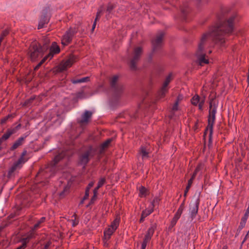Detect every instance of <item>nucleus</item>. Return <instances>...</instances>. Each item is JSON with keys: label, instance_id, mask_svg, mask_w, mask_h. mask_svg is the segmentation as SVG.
<instances>
[{"label": "nucleus", "instance_id": "1", "mask_svg": "<svg viewBox=\"0 0 249 249\" xmlns=\"http://www.w3.org/2000/svg\"><path fill=\"white\" fill-rule=\"evenodd\" d=\"M234 18V17H231L226 22L215 27L210 33H206L202 36L196 52V55L200 65L209 63L208 59L205 58V54L203 52L205 43L210 40H215L216 41H219L220 44L223 43L225 42V36L231 34L233 31Z\"/></svg>", "mask_w": 249, "mask_h": 249}, {"label": "nucleus", "instance_id": "2", "mask_svg": "<svg viewBox=\"0 0 249 249\" xmlns=\"http://www.w3.org/2000/svg\"><path fill=\"white\" fill-rule=\"evenodd\" d=\"M216 108L213 100L210 103L209 115L208 118V124L205 132V135L208 134L210 139H211L213 132V125L215 119Z\"/></svg>", "mask_w": 249, "mask_h": 249}, {"label": "nucleus", "instance_id": "3", "mask_svg": "<svg viewBox=\"0 0 249 249\" xmlns=\"http://www.w3.org/2000/svg\"><path fill=\"white\" fill-rule=\"evenodd\" d=\"M81 25V23L79 22L75 27L70 28L62 38L61 43L62 45L66 46L71 42L73 36L78 32Z\"/></svg>", "mask_w": 249, "mask_h": 249}, {"label": "nucleus", "instance_id": "4", "mask_svg": "<svg viewBox=\"0 0 249 249\" xmlns=\"http://www.w3.org/2000/svg\"><path fill=\"white\" fill-rule=\"evenodd\" d=\"M76 57L73 55H70L67 59L61 62L58 66V69L59 71H63L71 67L76 62Z\"/></svg>", "mask_w": 249, "mask_h": 249}, {"label": "nucleus", "instance_id": "5", "mask_svg": "<svg viewBox=\"0 0 249 249\" xmlns=\"http://www.w3.org/2000/svg\"><path fill=\"white\" fill-rule=\"evenodd\" d=\"M44 53L43 50L40 49V45L39 44L34 43L32 45L30 49V56L32 61Z\"/></svg>", "mask_w": 249, "mask_h": 249}, {"label": "nucleus", "instance_id": "6", "mask_svg": "<svg viewBox=\"0 0 249 249\" xmlns=\"http://www.w3.org/2000/svg\"><path fill=\"white\" fill-rule=\"evenodd\" d=\"M156 229V225L155 224L152 225L148 229L146 234L145 235L143 242L142 245L141 249H145L147 244L151 240Z\"/></svg>", "mask_w": 249, "mask_h": 249}, {"label": "nucleus", "instance_id": "7", "mask_svg": "<svg viewBox=\"0 0 249 249\" xmlns=\"http://www.w3.org/2000/svg\"><path fill=\"white\" fill-rule=\"evenodd\" d=\"M142 54V48L141 47H136L134 51L133 57L130 61V67L132 70L136 69V63L139 60L141 54Z\"/></svg>", "mask_w": 249, "mask_h": 249}, {"label": "nucleus", "instance_id": "8", "mask_svg": "<svg viewBox=\"0 0 249 249\" xmlns=\"http://www.w3.org/2000/svg\"><path fill=\"white\" fill-rule=\"evenodd\" d=\"M172 80V74H169L166 78L165 81L163 83V86L160 91L158 97L159 98H163L168 90V85Z\"/></svg>", "mask_w": 249, "mask_h": 249}, {"label": "nucleus", "instance_id": "9", "mask_svg": "<svg viewBox=\"0 0 249 249\" xmlns=\"http://www.w3.org/2000/svg\"><path fill=\"white\" fill-rule=\"evenodd\" d=\"M199 203V199L197 198L192 201L190 204V211L192 218L195 217L197 213Z\"/></svg>", "mask_w": 249, "mask_h": 249}, {"label": "nucleus", "instance_id": "10", "mask_svg": "<svg viewBox=\"0 0 249 249\" xmlns=\"http://www.w3.org/2000/svg\"><path fill=\"white\" fill-rule=\"evenodd\" d=\"M92 152V149L90 148L84 154H83L80 157L79 162L82 165L86 164L89 159V157L92 156L93 155L91 154Z\"/></svg>", "mask_w": 249, "mask_h": 249}, {"label": "nucleus", "instance_id": "11", "mask_svg": "<svg viewBox=\"0 0 249 249\" xmlns=\"http://www.w3.org/2000/svg\"><path fill=\"white\" fill-rule=\"evenodd\" d=\"M59 52V47L57 45L56 42H53L50 49L49 53L45 57L47 59H51L53 58L54 54L58 53Z\"/></svg>", "mask_w": 249, "mask_h": 249}, {"label": "nucleus", "instance_id": "12", "mask_svg": "<svg viewBox=\"0 0 249 249\" xmlns=\"http://www.w3.org/2000/svg\"><path fill=\"white\" fill-rule=\"evenodd\" d=\"M48 11H49V8H46L45 9L43 10L42 14L44 15V17L42 18L39 21L38 26V29L43 28L44 25L48 23L49 18L48 16H45V15L47 14Z\"/></svg>", "mask_w": 249, "mask_h": 249}, {"label": "nucleus", "instance_id": "13", "mask_svg": "<svg viewBox=\"0 0 249 249\" xmlns=\"http://www.w3.org/2000/svg\"><path fill=\"white\" fill-rule=\"evenodd\" d=\"M164 33L162 32H160L156 37V38L153 40L152 44L154 49L160 46L161 44Z\"/></svg>", "mask_w": 249, "mask_h": 249}, {"label": "nucleus", "instance_id": "14", "mask_svg": "<svg viewBox=\"0 0 249 249\" xmlns=\"http://www.w3.org/2000/svg\"><path fill=\"white\" fill-rule=\"evenodd\" d=\"M26 160L25 159L24 157L23 156H21V157L18 159L17 162H16L11 168L9 171V173L11 174L14 172L17 169L21 167V165L24 163Z\"/></svg>", "mask_w": 249, "mask_h": 249}, {"label": "nucleus", "instance_id": "15", "mask_svg": "<svg viewBox=\"0 0 249 249\" xmlns=\"http://www.w3.org/2000/svg\"><path fill=\"white\" fill-rule=\"evenodd\" d=\"M92 115V113L89 111H86L82 116L81 120L80 123L82 124H84L88 123L89 119Z\"/></svg>", "mask_w": 249, "mask_h": 249}, {"label": "nucleus", "instance_id": "16", "mask_svg": "<svg viewBox=\"0 0 249 249\" xmlns=\"http://www.w3.org/2000/svg\"><path fill=\"white\" fill-rule=\"evenodd\" d=\"M153 212V209L150 206L145 210L143 211L142 213L141 218L140 220V222H142L144 218Z\"/></svg>", "mask_w": 249, "mask_h": 249}, {"label": "nucleus", "instance_id": "17", "mask_svg": "<svg viewBox=\"0 0 249 249\" xmlns=\"http://www.w3.org/2000/svg\"><path fill=\"white\" fill-rule=\"evenodd\" d=\"M24 141V137H20L14 143L12 146L11 147V150H14L18 148L23 143Z\"/></svg>", "mask_w": 249, "mask_h": 249}, {"label": "nucleus", "instance_id": "18", "mask_svg": "<svg viewBox=\"0 0 249 249\" xmlns=\"http://www.w3.org/2000/svg\"><path fill=\"white\" fill-rule=\"evenodd\" d=\"M115 231V230H113L111 227H108V228L104 231V236L105 239L108 240Z\"/></svg>", "mask_w": 249, "mask_h": 249}, {"label": "nucleus", "instance_id": "19", "mask_svg": "<svg viewBox=\"0 0 249 249\" xmlns=\"http://www.w3.org/2000/svg\"><path fill=\"white\" fill-rule=\"evenodd\" d=\"M120 218L119 216H116L115 219L111 222L110 225L109 226L113 230H116L119 225Z\"/></svg>", "mask_w": 249, "mask_h": 249}, {"label": "nucleus", "instance_id": "20", "mask_svg": "<svg viewBox=\"0 0 249 249\" xmlns=\"http://www.w3.org/2000/svg\"><path fill=\"white\" fill-rule=\"evenodd\" d=\"M15 131L14 129L8 130L7 131L3 134L0 140H1L2 142L7 140L12 134L15 133Z\"/></svg>", "mask_w": 249, "mask_h": 249}, {"label": "nucleus", "instance_id": "21", "mask_svg": "<svg viewBox=\"0 0 249 249\" xmlns=\"http://www.w3.org/2000/svg\"><path fill=\"white\" fill-rule=\"evenodd\" d=\"M139 195L141 197H145L148 194V191L142 186L139 188Z\"/></svg>", "mask_w": 249, "mask_h": 249}, {"label": "nucleus", "instance_id": "22", "mask_svg": "<svg viewBox=\"0 0 249 249\" xmlns=\"http://www.w3.org/2000/svg\"><path fill=\"white\" fill-rule=\"evenodd\" d=\"M140 154L143 159H147L148 157V152L144 147H142L140 150Z\"/></svg>", "mask_w": 249, "mask_h": 249}, {"label": "nucleus", "instance_id": "23", "mask_svg": "<svg viewBox=\"0 0 249 249\" xmlns=\"http://www.w3.org/2000/svg\"><path fill=\"white\" fill-rule=\"evenodd\" d=\"M50 43V40L48 37H45L44 39L43 44L42 46H40V49L43 50L44 52L46 51L48 48V45Z\"/></svg>", "mask_w": 249, "mask_h": 249}, {"label": "nucleus", "instance_id": "24", "mask_svg": "<svg viewBox=\"0 0 249 249\" xmlns=\"http://www.w3.org/2000/svg\"><path fill=\"white\" fill-rule=\"evenodd\" d=\"M89 77H86L78 79H72L71 80V82L73 84H77L80 83L87 82L89 81Z\"/></svg>", "mask_w": 249, "mask_h": 249}, {"label": "nucleus", "instance_id": "25", "mask_svg": "<svg viewBox=\"0 0 249 249\" xmlns=\"http://www.w3.org/2000/svg\"><path fill=\"white\" fill-rule=\"evenodd\" d=\"M69 221L71 223L73 227L76 226L79 223V220H78V218H77L76 215L75 214H74L71 216V219L69 220Z\"/></svg>", "mask_w": 249, "mask_h": 249}, {"label": "nucleus", "instance_id": "26", "mask_svg": "<svg viewBox=\"0 0 249 249\" xmlns=\"http://www.w3.org/2000/svg\"><path fill=\"white\" fill-rule=\"evenodd\" d=\"M30 238H31V236H29L27 238H23L22 240V245L16 249H24L25 248L26 244L28 242Z\"/></svg>", "mask_w": 249, "mask_h": 249}, {"label": "nucleus", "instance_id": "27", "mask_svg": "<svg viewBox=\"0 0 249 249\" xmlns=\"http://www.w3.org/2000/svg\"><path fill=\"white\" fill-rule=\"evenodd\" d=\"M111 139H108L105 142L101 145L100 153H102L104 149L106 148L111 142Z\"/></svg>", "mask_w": 249, "mask_h": 249}, {"label": "nucleus", "instance_id": "28", "mask_svg": "<svg viewBox=\"0 0 249 249\" xmlns=\"http://www.w3.org/2000/svg\"><path fill=\"white\" fill-rule=\"evenodd\" d=\"M200 99L198 95L194 96L191 99L192 104L195 106H196L199 102Z\"/></svg>", "mask_w": 249, "mask_h": 249}, {"label": "nucleus", "instance_id": "29", "mask_svg": "<svg viewBox=\"0 0 249 249\" xmlns=\"http://www.w3.org/2000/svg\"><path fill=\"white\" fill-rule=\"evenodd\" d=\"M160 201V199L159 197H156L154 198V199L153 200L152 202H151V204L150 207L151 208H152L154 210V208L159 204Z\"/></svg>", "mask_w": 249, "mask_h": 249}, {"label": "nucleus", "instance_id": "30", "mask_svg": "<svg viewBox=\"0 0 249 249\" xmlns=\"http://www.w3.org/2000/svg\"><path fill=\"white\" fill-rule=\"evenodd\" d=\"M247 219H248V214L245 213L244 216L241 219V221L240 222V228L242 229L243 227H244Z\"/></svg>", "mask_w": 249, "mask_h": 249}, {"label": "nucleus", "instance_id": "31", "mask_svg": "<svg viewBox=\"0 0 249 249\" xmlns=\"http://www.w3.org/2000/svg\"><path fill=\"white\" fill-rule=\"evenodd\" d=\"M104 10V8L102 7H101L100 9H98V12L96 14V17L95 18V21H97L99 18H100V16L103 13Z\"/></svg>", "mask_w": 249, "mask_h": 249}, {"label": "nucleus", "instance_id": "32", "mask_svg": "<svg viewBox=\"0 0 249 249\" xmlns=\"http://www.w3.org/2000/svg\"><path fill=\"white\" fill-rule=\"evenodd\" d=\"M118 79V76L117 75L113 76L111 79L110 83L112 87L115 86L116 82H117Z\"/></svg>", "mask_w": 249, "mask_h": 249}, {"label": "nucleus", "instance_id": "33", "mask_svg": "<svg viewBox=\"0 0 249 249\" xmlns=\"http://www.w3.org/2000/svg\"><path fill=\"white\" fill-rule=\"evenodd\" d=\"M62 157L63 156L61 154L56 156L53 160V165H55L62 158Z\"/></svg>", "mask_w": 249, "mask_h": 249}, {"label": "nucleus", "instance_id": "34", "mask_svg": "<svg viewBox=\"0 0 249 249\" xmlns=\"http://www.w3.org/2000/svg\"><path fill=\"white\" fill-rule=\"evenodd\" d=\"M45 220V217H42V218H41V219H40V220L37 222V223L35 225V226H34V229H37V228L39 227V225H40L41 223H43V222H44Z\"/></svg>", "mask_w": 249, "mask_h": 249}, {"label": "nucleus", "instance_id": "35", "mask_svg": "<svg viewBox=\"0 0 249 249\" xmlns=\"http://www.w3.org/2000/svg\"><path fill=\"white\" fill-rule=\"evenodd\" d=\"M8 33L9 32L7 30H5L2 32L0 38V42H1L3 38L8 34Z\"/></svg>", "mask_w": 249, "mask_h": 249}, {"label": "nucleus", "instance_id": "36", "mask_svg": "<svg viewBox=\"0 0 249 249\" xmlns=\"http://www.w3.org/2000/svg\"><path fill=\"white\" fill-rule=\"evenodd\" d=\"M192 182H192V179H189V180L188 182V185L186 187V190H185V193H184V196H185L186 195L188 190H189L191 186L192 185Z\"/></svg>", "mask_w": 249, "mask_h": 249}, {"label": "nucleus", "instance_id": "37", "mask_svg": "<svg viewBox=\"0 0 249 249\" xmlns=\"http://www.w3.org/2000/svg\"><path fill=\"white\" fill-rule=\"evenodd\" d=\"M89 196V191L88 190H86V192L85 196L83 198V199L81 200L80 204H83L84 203V201L85 200L87 199Z\"/></svg>", "mask_w": 249, "mask_h": 249}, {"label": "nucleus", "instance_id": "38", "mask_svg": "<svg viewBox=\"0 0 249 249\" xmlns=\"http://www.w3.org/2000/svg\"><path fill=\"white\" fill-rule=\"evenodd\" d=\"M105 178H101L98 182V188L101 187L105 183Z\"/></svg>", "mask_w": 249, "mask_h": 249}, {"label": "nucleus", "instance_id": "39", "mask_svg": "<svg viewBox=\"0 0 249 249\" xmlns=\"http://www.w3.org/2000/svg\"><path fill=\"white\" fill-rule=\"evenodd\" d=\"M184 203L183 202L179 206V207L178 209L177 212H178V213H179L180 214H182V213L184 210Z\"/></svg>", "mask_w": 249, "mask_h": 249}, {"label": "nucleus", "instance_id": "40", "mask_svg": "<svg viewBox=\"0 0 249 249\" xmlns=\"http://www.w3.org/2000/svg\"><path fill=\"white\" fill-rule=\"evenodd\" d=\"M114 8V6L113 4H108L107 9V12L108 14L110 13Z\"/></svg>", "mask_w": 249, "mask_h": 249}, {"label": "nucleus", "instance_id": "41", "mask_svg": "<svg viewBox=\"0 0 249 249\" xmlns=\"http://www.w3.org/2000/svg\"><path fill=\"white\" fill-rule=\"evenodd\" d=\"M178 101H176L172 108V111L173 112H175V111L178 110Z\"/></svg>", "mask_w": 249, "mask_h": 249}, {"label": "nucleus", "instance_id": "42", "mask_svg": "<svg viewBox=\"0 0 249 249\" xmlns=\"http://www.w3.org/2000/svg\"><path fill=\"white\" fill-rule=\"evenodd\" d=\"M47 59L45 57H44L43 59L41 61V62L35 67V69H37L41 66V65L42 63H43Z\"/></svg>", "mask_w": 249, "mask_h": 249}, {"label": "nucleus", "instance_id": "43", "mask_svg": "<svg viewBox=\"0 0 249 249\" xmlns=\"http://www.w3.org/2000/svg\"><path fill=\"white\" fill-rule=\"evenodd\" d=\"M178 220L173 218L171 222V226L172 227H174L177 223V222Z\"/></svg>", "mask_w": 249, "mask_h": 249}, {"label": "nucleus", "instance_id": "44", "mask_svg": "<svg viewBox=\"0 0 249 249\" xmlns=\"http://www.w3.org/2000/svg\"><path fill=\"white\" fill-rule=\"evenodd\" d=\"M100 188H98V185L94 189L93 194H94V196H97L98 194V190Z\"/></svg>", "mask_w": 249, "mask_h": 249}, {"label": "nucleus", "instance_id": "45", "mask_svg": "<svg viewBox=\"0 0 249 249\" xmlns=\"http://www.w3.org/2000/svg\"><path fill=\"white\" fill-rule=\"evenodd\" d=\"M93 185H94V182H93V181L90 182L86 190H88V191H89V189L93 186Z\"/></svg>", "mask_w": 249, "mask_h": 249}, {"label": "nucleus", "instance_id": "46", "mask_svg": "<svg viewBox=\"0 0 249 249\" xmlns=\"http://www.w3.org/2000/svg\"><path fill=\"white\" fill-rule=\"evenodd\" d=\"M181 215V214H180V213H178V212H177V213H176V214H175V215H174V217H173V218H175V219H176L178 220V219L180 218V217Z\"/></svg>", "mask_w": 249, "mask_h": 249}, {"label": "nucleus", "instance_id": "47", "mask_svg": "<svg viewBox=\"0 0 249 249\" xmlns=\"http://www.w3.org/2000/svg\"><path fill=\"white\" fill-rule=\"evenodd\" d=\"M96 196H94V194H93V196L92 197V198L91 199L90 203L87 206V207H88L89 205L93 203L94 201H95V200L96 199Z\"/></svg>", "mask_w": 249, "mask_h": 249}, {"label": "nucleus", "instance_id": "48", "mask_svg": "<svg viewBox=\"0 0 249 249\" xmlns=\"http://www.w3.org/2000/svg\"><path fill=\"white\" fill-rule=\"evenodd\" d=\"M204 104V100H201L198 104L199 109L201 110Z\"/></svg>", "mask_w": 249, "mask_h": 249}, {"label": "nucleus", "instance_id": "49", "mask_svg": "<svg viewBox=\"0 0 249 249\" xmlns=\"http://www.w3.org/2000/svg\"><path fill=\"white\" fill-rule=\"evenodd\" d=\"M201 167H202L201 164L198 165L195 170L196 172H197L199 170H200Z\"/></svg>", "mask_w": 249, "mask_h": 249}, {"label": "nucleus", "instance_id": "50", "mask_svg": "<svg viewBox=\"0 0 249 249\" xmlns=\"http://www.w3.org/2000/svg\"><path fill=\"white\" fill-rule=\"evenodd\" d=\"M96 22L97 21H95V20H94V22L93 24V25H92V31L93 32L95 28V26H96Z\"/></svg>", "mask_w": 249, "mask_h": 249}, {"label": "nucleus", "instance_id": "51", "mask_svg": "<svg viewBox=\"0 0 249 249\" xmlns=\"http://www.w3.org/2000/svg\"><path fill=\"white\" fill-rule=\"evenodd\" d=\"M196 173H197V172H196V171H195L194 173L193 174V175L192 176V178L190 179H192V182H193V180L194 179V178H195V176H196Z\"/></svg>", "mask_w": 249, "mask_h": 249}, {"label": "nucleus", "instance_id": "52", "mask_svg": "<svg viewBox=\"0 0 249 249\" xmlns=\"http://www.w3.org/2000/svg\"><path fill=\"white\" fill-rule=\"evenodd\" d=\"M196 173H197V172H196V171H195L194 173L193 174V175L192 176V178L190 179H192V182H193V180L194 179V178H195V176H196Z\"/></svg>", "mask_w": 249, "mask_h": 249}, {"label": "nucleus", "instance_id": "53", "mask_svg": "<svg viewBox=\"0 0 249 249\" xmlns=\"http://www.w3.org/2000/svg\"><path fill=\"white\" fill-rule=\"evenodd\" d=\"M9 118V116H7L5 118H4V119H3L2 120H1V123H4L6 120L8 119V118Z\"/></svg>", "mask_w": 249, "mask_h": 249}, {"label": "nucleus", "instance_id": "54", "mask_svg": "<svg viewBox=\"0 0 249 249\" xmlns=\"http://www.w3.org/2000/svg\"><path fill=\"white\" fill-rule=\"evenodd\" d=\"M26 154H27L26 151H24L22 153L21 156H23V157H24V156L26 155Z\"/></svg>", "mask_w": 249, "mask_h": 249}, {"label": "nucleus", "instance_id": "55", "mask_svg": "<svg viewBox=\"0 0 249 249\" xmlns=\"http://www.w3.org/2000/svg\"><path fill=\"white\" fill-rule=\"evenodd\" d=\"M246 213L248 214V215L249 213V207H248V209L247 210V212H246Z\"/></svg>", "mask_w": 249, "mask_h": 249}, {"label": "nucleus", "instance_id": "56", "mask_svg": "<svg viewBox=\"0 0 249 249\" xmlns=\"http://www.w3.org/2000/svg\"><path fill=\"white\" fill-rule=\"evenodd\" d=\"M182 98V96H180H180H179V97H178V100H177V101H178V102L179 100H181Z\"/></svg>", "mask_w": 249, "mask_h": 249}, {"label": "nucleus", "instance_id": "57", "mask_svg": "<svg viewBox=\"0 0 249 249\" xmlns=\"http://www.w3.org/2000/svg\"><path fill=\"white\" fill-rule=\"evenodd\" d=\"M66 189H64V191H63V192H62L60 194V196H62L63 195V193H64V192L65 191V190H66Z\"/></svg>", "mask_w": 249, "mask_h": 249}]
</instances>
